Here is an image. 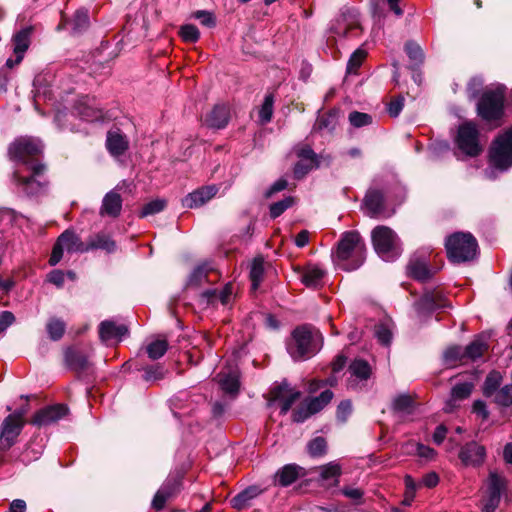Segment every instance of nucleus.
Masks as SVG:
<instances>
[{"label": "nucleus", "instance_id": "23", "mask_svg": "<svg viewBox=\"0 0 512 512\" xmlns=\"http://www.w3.org/2000/svg\"><path fill=\"white\" fill-rule=\"evenodd\" d=\"M128 333L129 330L125 324H117L112 320L102 321L99 325V337L102 342L112 340L120 342Z\"/></svg>", "mask_w": 512, "mask_h": 512}, {"label": "nucleus", "instance_id": "31", "mask_svg": "<svg viewBox=\"0 0 512 512\" xmlns=\"http://www.w3.org/2000/svg\"><path fill=\"white\" fill-rule=\"evenodd\" d=\"M263 489L256 485H252L238 493L230 500L231 506L236 510H243L251 505L253 499L259 496Z\"/></svg>", "mask_w": 512, "mask_h": 512}, {"label": "nucleus", "instance_id": "35", "mask_svg": "<svg viewBox=\"0 0 512 512\" xmlns=\"http://www.w3.org/2000/svg\"><path fill=\"white\" fill-rule=\"evenodd\" d=\"M488 348L486 337L479 335L464 348L465 358L475 361L481 358Z\"/></svg>", "mask_w": 512, "mask_h": 512}, {"label": "nucleus", "instance_id": "21", "mask_svg": "<svg viewBox=\"0 0 512 512\" xmlns=\"http://www.w3.org/2000/svg\"><path fill=\"white\" fill-rule=\"evenodd\" d=\"M486 457V449L484 446L475 441H471L461 447L459 459L465 466H480Z\"/></svg>", "mask_w": 512, "mask_h": 512}, {"label": "nucleus", "instance_id": "41", "mask_svg": "<svg viewBox=\"0 0 512 512\" xmlns=\"http://www.w3.org/2000/svg\"><path fill=\"white\" fill-rule=\"evenodd\" d=\"M145 350L151 360H157L167 352L168 342L165 339L152 340L146 345Z\"/></svg>", "mask_w": 512, "mask_h": 512}, {"label": "nucleus", "instance_id": "14", "mask_svg": "<svg viewBox=\"0 0 512 512\" xmlns=\"http://www.w3.org/2000/svg\"><path fill=\"white\" fill-rule=\"evenodd\" d=\"M33 27L26 26L16 32L11 40L14 58H8L5 65L13 68L18 65L24 58V55L31 43Z\"/></svg>", "mask_w": 512, "mask_h": 512}, {"label": "nucleus", "instance_id": "46", "mask_svg": "<svg viewBox=\"0 0 512 512\" xmlns=\"http://www.w3.org/2000/svg\"><path fill=\"white\" fill-rule=\"evenodd\" d=\"M341 474V467L335 462H330L320 467V477L322 480H333L335 484L338 483V478Z\"/></svg>", "mask_w": 512, "mask_h": 512}, {"label": "nucleus", "instance_id": "26", "mask_svg": "<svg viewBox=\"0 0 512 512\" xmlns=\"http://www.w3.org/2000/svg\"><path fill=\"white\" fill-rule=\"evenodd\" d=\"M122 203V197L116 187L104 195L99 213L101 216L117 218L121 214Z\"/></svg>", "mask_w": 512, "mask_h": 512}, {"label": "nucleus", "instance_id": "9", "mask_svg": "<svg viewBox=\"0 0 512 512\" xmlns=\"http://www.w3.org/2000/svg\"><path fill=\"white\" fill-rule=\"evenodd\" d=\"M68 253H86L87 244L83 243L80 237L72 230H65L53 246L49 264L55 266L63 257V251Z\"/></svg>", "mask_w": 512, "mask_h": 512}, {"label": "nucleus", "instance_id": "40", "mask_svg": "<svg viewBox=\"0 0 512 512\" xmlns=\"http://www.w3.org/2000/svg\"><path fill=\"white\" fill-rule=\"evenodd\" d=\"M221 389L227 393L235 394L239 389L238 377L235 373H219L217 375Z\"/></svg>", "mask_w": 512, "mask_h": 512}, {"label": "nucleus", "instance_id": "18", "mask_svg": "<svg viewBox=\"0 0 512 512\" xmlns=\"http://www.w3.org/2000/svg\"><path fill=\"white\" fill-rule=\"evenodd\" d=\"M349 373L350 377L348 379V387L352 390L362 389L372 373L371 366L369 363L363 359H355L349 365Z\"/></svg>", "mask_w": 512, "mask_h": 512}, {"label": "nucleus", "instance_id": "4", "mask_svg": "<svg viewBox=\"0 0 512 512\" xmlns=\"http://www.w3.org/2000/svg\"><path fill=\"white\" fill-rule=\"evenodd\" d=\"M448 259L453 263H464L476 259L478 242L469 232H455L445 241Z\"/></svg>", "mask_w": 512, "mask_h": 512}, {"label": "nucleus", "instance_id": "30", "mask_svg": "<svg viewBox=\"0 0 512 512\" xmlns=\"http://www.w3.org/2000/svg\"><path fill=\"white\" fill-rule=\"evenodd\" d=\"M302 471L303 468L296 464H287L275 473L274 483L281 487H287L299 478Z\"/></svg>", "mask_w": 512, "mask_h": 512}, {"label": "nucleus", "instance_id": "44", "mask_svg": "<svg viewBox=\"0 0 512 512\" xmlns=\"http://www.w3.org/2000/svg\"><path fill=\"white\" fill-rule=\"evenodd\" d=\"M392 323L384 321L375 326L374 335L385 346H389L392 340Z\"/></svg>", "mask_w": 512, "mask_h": 512}, {"label": "nucleus", "instance_id": "11", "mask_svg": "<svg viewBox=\"0 0 512 512\" xmlns=\"http://www.w3.org/2000/svg\"><path fill=\"white\" fill-rule=\"evenodd\" d=\"M507 479L496 471H490L487 479L486 496L483 500V512H495L502 494L507 490Z\"/></svg>", "mask_w": 512, "mask_h": 512}, {"label": "nucleus", "instance_id": "25", "mask_svg": "<svg viewBox=\"0 0 512 512\" xmlns=\"http://www.w3.org/2000/svg\"><path fill=\"white\" fill-rule=\"evenodd\" d=\"M414 306L419 315H426L438 309L448 307L441 294L432 292L425 293L415 302Z\"/></svg>", "mask_w": 512, "mask_h": 512}, {"label": "nucleus", "instance_id": "8", "mask_svg": "<svg viewBox=\"0 0 512 512\" xmlns=\"http://www.w3.org/2000/svg\"><path fill=\"white\" fill-rule=\"evenodd\" d=\"M489 158L490 165L499 171L512 166V126L493 141Z\"/></svg>", "mask_w": 512, "mask_h": 512}, {"label": "nucleus", "instance_id": "17", "mask_svg": "<svg viewBox=\"0 0 512 512\" xmlns=\"http://www.w3.org/2000/svg\"><path fill=\"white\" fill-rule=\"evenodd\" d=\"M360 28L359 13L356 9L348 8L341 12L332 25L331 30L337 36L345 37L349 31Z\"/></svg>", "mask_w": 512, "mask_h": 512}, {"label": "nucleus", "instance_id": "54", "mask_svg": "<svg viewBox=\"0 0 512 512\" xmlns=\"http://www.w3.org/2000/svg\"><path fill=\"white\" fill-rule=\"evenodd\" d=\"M365 57V50L359 48L356 51H354L347 63V73H355L357 69L361 66Z\"/></svg>", "mask_w": 512, "mask_h": 512}, {"label": "nucleus", "instance_id": "29", "mask_svg": "<svg viewBox=\"0 0 512 512\" xmlns=\"http://www.w3.org/2000/svg\"><path fill=\"white\" fill-rule=\"evenodd\" d=\"M230 119V111L228 106L224 104H217L206 115L205 123L207 126L214 129H223L227 126Z\"/></svg>", "mask_w": 512, "mask_h": 512}, {"label": "nucleus", "instance_id": "38", "mask_svg": "<svg viewBox=\"0 0 512 512\" xmlns=\"http://www.w3.org/2000/svg\"><path fill=\"white\" fill-rule=\"evenodd\" d=\"M405 52L411 62L410 68L415 69L424 62V53L422 48L414 41H408L405 44Z\"/></svg>", "mask_w": 512, "mask_h": 512}, {"label": "nucleus", "instance_id": "1", "mask_svg": "<svg viewBox=\"0 0 512 512\" xmlns=\"http://www.w3.org/2000/svg\"><path fill=\"white\" fill-rule=\"evenodd\" d=\"M366 245L357 231L344 232L332 251L334 265L347 272L359 269L366 260Z\"/></svg>", "mask_w": 512, "mask_h": 512}, {"label": "nucleus", "instance_id": "3", "mask_svg": "<svg viewBox=\"0 0 512 512\" xmlns=\"http://www.w3.org/2000/svg\"><path fill=\"white\" fill-rule=\"evenodd\" d=\"M319 331L310 325L296 327L286 342V349L295 361H303L314 356L318 350Z\"/></svg>", "mask_w": 512, "mask_h": 512}, {"label": "nucleus", "instance_id": "63", "mask_svg": "<svg viewBox=\"0 0 512 512\" xmlns=\"http://www.w3.org/2000/svg\"><path fill=\"white\" fill-rule=\"evenodd\" d=\"M194 17L198 19L202 25L206 27H214L216 24L215 18L211 12L200 10L194 13Z\"/></svg>", "mask_w": 512, "mask_h": 512}, {"label": "nucleus", "instance_id": "61", "mask_svg": "<svg viewBox=\"0 0 512 512\" xmlns=\"http://www.w3.org/2000/svg\"><path fill=\"white\" fill-rule=\"evenodd\" d=\"M472 412L476 414L477 417L481 418L483 421H486L490 415L486 403L480 399L475 400L473 402Z\"/></svg>", "mask_w": 512, "mask_h": 512}, {"label": "nucleus", "instance_id": "47", "mask_svg": "<svg viewBox=\"0 0 512 512\" xmlns=\"http://www.w3.org/2000/svg\"><path fill=\"white\" fill-rule=\"evenodd\" d=\"M407 452H414L418 457L427 461L432 460L436 456V451L421 443H409L407 444Z\"/></svg>", "mask_w": 512, "mask_h": 512}, {"label": "nucleus", "instance_id": "43", "mask_svg": "<svg viewBox=\"0 0 512 512\" xmlns=\"http://www.w3.org/2000/svg\"><path fill=\"white\" fill-rule=\"evenodd\" d=\"M274 110V96L273 94H267L264 97V101L258 111L259 122L262 125L269 123L273 116Z\"/></svg>", "mask_w": 512, "mask_h": 512}, {"label": "nucleus", "instance_id": "27", "mask_svg": "<svg viewBox=\"0 0 512 512\" xmlns=\"http://www.w3.org/2000/svg\"><path fill=\"white\" fill-rule=\"evenodd\" d=\"M408 274L419 281H425L431 277V272L428 268V261L426 253L421 255H414L411 257L407 266Z\"/></svg>", "mask_w": 512, "mask_h": 512}, {"label": "nucleus", "instance_id": "48", "mask_svg": "<svg viewBox=\"0 0 512 512\" xmlns=\"http://www.w3.org/2000/svg\"><path fill=\"white\" fill-rule=\"evenodd\" d=\"M493 401L498 406L509 407L512 405V385H505L500 388L494 395Z\"/></svg>", "mask_w": 512, "mask_h": 512}, {"label": "nucleus", "instance_id": "57", "mask_svg": "<svg viewBox=\"0 0 512 512\" xmlns=\"http://www.w3.org/2000/svg\"><path fill=\"white\" fill-rule=\"evenodd\" d=\"M65 359L70 366H75L81 369L87 364L86 357L72 349L66 351Z\"/></svg>", "mask_w": 512, "mask_h": 512}, {"label": "nucleus", "instance_id": "64", "mask_svg": "<svg viewBox=\"0 0 512 512\" xmlns=\"http://www.w3.org/2000/svg\"><path fill=\"white\" fill-rule=\"evenodd\" d=\"M404 106V97L398 96L394 100H392L388 105V113L391 117H397Z\"/></svg>", "mask_w": 512, "mask_h": 512}, {"label": "nucleus", "instance_id": "45", "mask_svg": "<svg viewBox=\"0 0 512 512\" xmlns=\"http://www.w3.org/2000/svg\"><path fill=\"white\" fill-rule=\"evenodd\" d=\"M65 329L64 321L58 318H51L46 325L48 336L53 341L60 340L65 333Z\"/></svg>", "mask_w": 512, "mask_h": 512}, {"label": "nucleus", "instance_id": "34", "mask_svg": "<svg viewBox=\"0 0 512 512\" xmlns=\"http://www.w3.org/2000/svg\"><path fill=\"white\" fill-rule=\"evenodd\" d=\"M87 252L91 250L101 249L107 253H113L116 251L117 245L112 238L105 233H98L91 236L88 240Z\"/></svg>", "mask_w": 512, "mask_h": 512}, {"label": "nucleus", "instance_id": "52", "mask_svg": "<svg viewBox=\"0 0 512 512\" xmlns=\"http://www.w3.org/2000/svg\"><path fill=\"white\" fill-rule=\"evenodd\" d=\"M349 122L355 128L368 126L372 123V116L358 111H353L349 114Z\"/></svg>", "mask_w": 512, "mask_h": 512}, {"label": "nucleus", "instance_id": "5", "mask_svg": "<svg viewBox=\"0 0 512 512\" xmlns=\"http://www.w3.org/2000/svg\"><path fill=\"white\" fill-rule=\"evenodd\" d=\"M43 143L34 137H19L10 145L8 155L11 160L22 165L19 169H29L34 163H43Z\"/></svg>", "mask_w": 512, "mask_h": 512}, {"label": "nucleus", "instance_id": "56", "mask_svg": "<svg viewBox=\"0 0 512 512\" xmlns=\"http://www.w3.org/2000/svg\"><path fill=\"white\" fill-rule=\"evenodd\" d=\"M327 448L323 437H316L308 443V451L311 456H321L325 454Z\"/></svg>", "mask_w": 512, "mask_h": 512}, {"label": "nucleus", "instance_id": "2", "mask_svg": "<svg viewBox=\"0 0 512 512\" xmlns=\"http://www.w3.org/2000/svg\"><path fill=\"white\" fill-rule=\"evenodd\" d=\"M45 172L44 163H34L29 169H17L12 175V183L19 193L27 197L42 196L49 188V180Z\"/></svg>", "mask_w": 512, "mask_h": 512}, {"label": "nucleus", "instance_id": "19", "mask_svg": "<svg viewBox=\"0 0 512 512\" xmlns=\"http://www.w3.org/2000/svg\"><path fill=\"white\" fill-rule=\"evenodd\" d=\"M68 412L63 404H56L39 410L33 417L31 423L35 426H48L62 419Z\"/></svg>", "mask_w": 512, "mask_h": 512}, {"label": "nucleus", "instance_id": "36", "mask_svg": "<svg viewBox=\"0 0 512 512\" xmlns=\"http://www.w3.org/2000/svg\"><path fill=\"white\" fill-rule=\"evenodd\" d=\"M503 377L500 372L493 370L488 373L483 383L482 392L487 398L492 397L502 384Z\"/></svg>", "mask_w": 512, "mask_h": 512}, {"label": "nucleus", "instance_id": "22", "mask_svg": "<svg viewBox=\"0 0 512 512\" xmlns=\"http://www.w3.org/2000/svg\"><path fill=\"white\" fill-rule=\"evenodd\" d=\"M106 148L113 157L119 158L128 150L129 140L119 128L110 129L106 136Z\"/></svg>", "mask_w": 512, "mask_h": 512}, {"label": "nucleus", "instance_id": "6", "mask_svg": "<svg viewBox=\"0 0 512 512\" xmlns=\"http://www.w3.org/2000/svg\"><path fill=\"white\" fill-rule=\"evenodd\" d=\"M372 244L378 256L386 262L395 261L402 253L400 239L387 226H377L371 233Z\"/></svg>", "mask_w": 512, "mask_h": 512}, {"label": "nucleus", "instance_id": "55", "mask_svg": "<svg viewBox=\"0 0 512 512\" xmlns=\"http://www.w3.org/2000/svg\"><path fill=\"white\" fill-rule=\"evenodd\" d=\"M179 34L186 42H196L200 37V32L195 25L186 24L180 28Z\"/></svg>", "mask_w": 512, "mask_h": 512}, {"label": "nucleus", "instance_id": "15", "mask_svg": "<svg viewBox=\"0 0 512 512\" xmlns=\"http://www.w3.org/2000/svg\"><path fill=\"white\" fill-rule=\"evenodd\" d=\"M365 213L371 218L390 217L394 211L385 208L384 195L380 190L369 189L363 200Z\"/></svg>", "mask_w": 512, "mask_h": 512}, {"label": "nucleus", "instance_id": "60", "mask_svg": "<svg viewBox=\"0 0 512 512\" xmlns=\"http://www.w3.org/2000/svg\"><path fill=\"white\" fill-rule=\"evenodd\" d=\"M352 413V403L350 400H343L337 407V419L345 422Z\"/></svg>", "mask_w": 512, "mask_h": 512}, {"label": "nucleus", "instance_id": "42", "mask_svg": "<svg viewBox=\"0 0 512 512\" xmlns=\"http://www.w3.org/2000/svg\"><path fill=\"white\" fill-rule=\"evenodd\" d=\"M263 275H264V260H263V258L262 257L254 258V260L251 263L250 273H249L253 290H256L259 287V285L263 279Z\"/></svg>", "mask_w": 512, "mask_h": 512}, {"label": "nucleus", "instance_id": "20", "mask_svg": "<svg viewBox=\"0 0 512 512\" xmlns=\"http://www.w3.org/2000/svg\"><path fill=\"white\" fill-rule=\"evenodd\" d=\"M180 486L181 478L179 476L168 477L154 495L152 506L156 510L163 509L167 500L180 490Z\"/></svg>", "mask_w": 512, "mask_h": 512}, {"label": "nucleus", "instance_id": "10", "mask_svg": "<svg viewBox=\"0 0 512 512\" xmlns=\"http://www.w3.org/2000/svg\"><path fill=\"white\" fill-rule=\"evenodd\" d=\"M455 141L459 150L467 156L475 157L482 152L479 131L472 122H464L459 126Z\"/></svg>", "mask_w": 512, "mask_h": 512}, {"label": "nucleus", "instance_id": "58", "mask_svg": "<svg viewBox=\"0 0 512 512\" xmlns=\"http://www.w3.org/2000/svg\"><path fill=\"white\" fill-rule=\"evenodd\" d=\"M444 359L447 363H454L456 361H462L465 358L464 349L460 346L449 347L444 352Z\"/></svg>", "mask_w": 512, "mask_h": 512}, {"label": "nucleus", "instance_id": "50", "mask_svg": "<svg viewBox=\"0 0 512 512\" xmlns=\"http://www.w3.org/2000/svg\"><path fill=\"white\" fill-rule=\"evenodd\" d=\"M166 371L161 365H151L144 368L143 379L147 382H154L165 377Z\"/></svg>", "mask_w": 512, "mask_h": 512}, {"label": "nucleus", "instance_id": "32", "mask_svg": "<svg viewBox=\"0 0 512 512\" xmlns=\"http://www.w3.org/2000/svg\"><path fill=\"white\" fill-rule=\"evenodd\" d=\"M325 271L317 265H309L300 273L301 282L308 288H318L322 285Z\"/></svg>", "mask_w": 512, "mask_h": 512}, {"label": "nucleus", "instance_id": "53", "mask_svg": "<svg viewBox=\"0 0 512 512\" xmlns=\"http://www.w3.org/2000/svg\"><path fill=\"white\" fill-rule=\"evenodd\" d=\"M166 207V201L163 199H155L148 202L142 208L140 212L141 217H146L149 215H154L161 212Z\"/></svg>", "mask_w": 512, "mask_h": 512}, {"label": "nucleus", "instance_id": "16", "mask_svg": "<svg viewBox=\"0 0 512 512\" xmlns=\"http://www.w3.org/2000/svg\"><path fill=\"white\" fill-rule=\"evenodd\" d=\"M272 401L280 405V413H288L292 405L300 398V392L292 389L286 381L271 390Z\"/></svg>", "mask_w": 512, "mask_h": 512}, {"label": "nucleus", "instance_id": "13", "mask_svg": "<svg viewBox=\"0 0 512 512\" xmlns=\"http://www.w3.org/2000/svg\"><path fill=\"white\" fill-rule=\"evenodd\" d=\"M26 412L25 407L20 408L8 415L2 422V449L10 448L15 444L24 427Z\"/></svg>", "mask_w": 512, "mask_h": 512}, {"label": "nucleus", "instance_id": "7", "mask_svg": "<svg viewBox=\"0 0 512 512\" xmlns=\"http://www.w3.org/2000/svg\"><path fill=\"white\" fill-rule=\"evenodd\" d=\"M505 86L496 84L487 88L477 103L478 115L485 121H494L504 112Z\"/></svg>", "mask_w": 512, "mask_h": 512}, {"label": "nucleus", "instance_id": "12", "mask_svg": "<svg viewBox=\"0 0 512 512\" xmlns=\"http://www.w3.org/2000/svg\"><path fill=\"white\" fill-rule=\"evenodd\" d=\"M449 398L445 401L443 410L452 413L460 407L462 401L468 399L475 387L473 378H452Z\"/></svg>", "mask_w": 512, "mask_h": 512}, {"label": "nucleus", "instance_id": "62", "mask_svg": "<svg viewBox=\"0 0 512 512\" xmlns=\"http://www.w3.org/2000/svg\"><path fill=\"white\" fill-rule=\"evenodd\" d=\"M208 268L206 265L197 266L191 273L189 277V283L193 285H198L201 281L207 277Z\"/></svg>", "mask_w": 512, "mask_h": 512}, {"label": "nucleus", "instance_id": "59", "mask_svg": "<svg viewBox=\"0 0 512 512\" xmlns=\"http://www.w3.org/2000/svg\"><path fill=\"white\" fill-rule=\"evenodd\" d=\"M296 155L300 161L320 162L318 154L308 145H303L296 149Z\"/></svg>", "mask_w": 512, "mask_h": 512}, {"label": "nucleus", "instance_id": "49", "mask_svg": "<svg viewBox=\"0 0 512 512\" xmlns=\"http://www.w3.org/2000/svg\"><path fill=\"white\" fill-rule=\"evenodd\" d=\"M294 204V198L291 196L285 197L284 199L277 201L270 205V216L275 219L282 215L288 208Z\"/></svg>", "mask_w": 512, "mask_h": 512}, {"label": "nucleus", "instance_id": "37", "mask_svg": "<svg viewBox=\"0 0 512 512\" xmlns=\"http://www.w3.org/2000/svg\"><path fill=\"white\" fill-rule=\"evenodd\" d=\"M392 409L398 414H411L414 409V400L408 394H399L392 401Z\"/></svg>", "mask_w": 512, "mask_h": 512}, {"label": "nucleus", "instance_id": "39", "mask_svg": "<svg viewBox=\"0 0 512 512\" xmlns=\"http://www.w3.org/2000/svg\"><path fill=\"white\" fill-rule=\"evenodd\" d=\"M333 398V392L329 389L324 390L319 396L306 399L307 407L313 414L322 410Z\"/></svg>", "mask_w": 512, "mask_h": 512}, {"label": "nucleus", "instance_id": "51", "mask_svg": "<svg viewBox=\"0 0 512 512\" xmlns=\"http://www.w3.org/2000/svg\"><path fill=\"white\" fill-rule=\"evenodd\" d=\"M320 167V162H310V161H298L293 169L294 177L296 179L303 178L306 174H308L311 170Z\"/></svg>", "mask_w": 512, "mask_h": 512}, {"label": "nucleus", "instance_id": "28", "mask_svg": "<svg viewBox=\"0 0 512 512\" xmlns=\"http://www.w3.org/2000/svg\"><path fill=\"white\" fill-rule=\"evenodd\" d=\"M67 24L71 26V34L79 35L83 33L88 29L90 24L88 10L84 8L76 10L72 19L69 21L62 20L57 29L60 30L66 28Z\"/></svg>", "mask_w": 512, "mask_h": 512}, {"label": "nucleus", "instance_id": "24", "mask_svg": "<svg viewBox=\"0 0 512 512\" xmlns=\"http://www.w3.org/2000/svg\"><path fill=\"white\" fill-rule=\"evenodd\" d=\"M217 191L214 185L201 187L185 196L182 199V206L189 209L200 207L212 199Z\"/></svg>", "mask_w": 512, "mask_h": 512}, {"label": "nucleus", "instance_id": "33", "mask_svg": "<svg viewBox=\"0 0 512 512\" xmlns=\"http://www.w3.org/2000/svg\"><path fill=\"white\" fill-rule=\"evenodd\" d=\"M77 111L80 117L88 122L103 121V111L96 107L94 103H90L89 99L81 100L77 105Z\"/></svg>", "mask_w": 512, "mask_h": 512}]
</instances>
